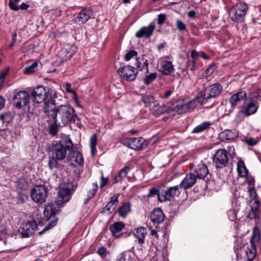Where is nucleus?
<instances>
[{"mask_svg": "<svg viewBox=\"0 0 261 261\" xmlns=\"http://www.w3.org/2000/svg\"><path fill=\"white\" fill-rule=\"evenodd\" d=\"M130 168L129 167H125L123 168H122L120 172H119L118 174L115 177L114 179V183H117L119 182H121L123 178H124L128 173V172L129 171Z\"/></svg>", "mask_w": 261, "mask_h": 261, "instance_id": "72a5a7b5", "label": "nucleus"}, {"mask_svg": "<svg viewBox=\"0 0 261 261\" xmlns=\"http://www.w3.org/2000/svg\"><path fill=\"white\" fill-rule=\"evenodd\" d=\"M64 88L65 89V91L66 93H70L73 95L72 99L73 100L74 103L76 104V106L78 107H81V105L79 104L78 98L77 96V94L76 92L71 89V85L70 83H66L65 85Z\"/></svg>", "mask_w": 261, "mask_h": 261, "instance_id": "473e14b6", "label": "nucleus"}, {"mask_svg": "<svg viewBox=\"0 0 261 261\" xmlns=\"http://www.w3.org/2000/svg\"><path fill=\"white\" fill-rule=\"evenodd\" d=\"M235 136L236 134L232 131L228 129L224 130L220 135L221 138L224 140H231Z\"/></svg>", "mask_w": 261, "mask_h": 261, "instance_id": "4c0bfd02", "label": "nucleus"}, {"mask_svg": "<svg viewBox=\"0 0 261 261\" xmlns=\"http://www.w3.org/2000/svg\"><path fill=\"white\" fill-rule=\"evenodd\" d=\"M60 147H73V143L69 136L62 135L59 141Z\"/></svg>", "mask_w": 261, "mask_h": 261, "instance_id": "2f4dec72", "label": "nucleus"}, {"mask_svg": "<svg viewBox=\"0 0 261 261\" xmlns=\"http://www.w3.org/2000/svg\"><path fill=\"white\" fill-rule=\"evenodd\" d=\"M49 93L53 96V99L57 97L56 91L54 90H50L49 91L46 88L43 86L37 87L31 93L32 100L37 103H42L46 99Z\"/></svg>", "mask_w": 261, "mask_h": 261, "instance_id": "423d86ee", "label": "nucleus"}, {"mask_svg": "<svg viewBox=\"0 0 261 261\" xmlns=\"http://www.w3.org/2000/svg\"><path fill=\"white\" fill-rule=\"evenodd\" d=\"M91 15L92 12L90 10L83 9L73 21L79 24H82L88 21Z\"/></svg>", "mask_w": 261, "mask_h": 261, "instance_id": "412c9836", "label": "nucleus"}, {"mask_svg": "<svg viewBox=\"0 0 261 261\" xmlns=\"http://www.w3.org/2000/svg\"><path fill=\"white\" fill-rule=\"evenodd\" d=\"M142 101L145 106L149 108L151 110H153L158 105L156 101L154 100V97L151 95H144L142 97Z\"/></svg>", "mask_w": 261, "mask_h": 261, "instance_id": "cd10ccee", "label": "nucleus"}, {"mask_svg": "<svg viewBox=\"0 0 261 261\" xmlns=\"http://www.w3.org/2000/svg\"><path fill=\"white\" fill-rule=\"evenodd\" d=\"M124 227L125 225L123 222H117L110 226V229L114 237L119 238L123 236L122 230Z\"/></svg>", "mask_w": 261, "mask_h": 261, "instance_id": "6ab92c4d", "label": "nucleus"}, {"mask_svg": "<svg viewBox=\"0 0 261 261\" xmlns=\"http://www.w3.org/2000/svg\"><path fill=\"white\" fill-rule=\"evenodd\" d=\"M217 68L216 65L214 63H212L210 65L207 69L205 71V76L211 75Z\"/></svg>", "mask_w": 261, "mask_h": 261, "instance_id": "8fccbe9b", "label": "nucleus"}, {"mask_svg": "<svg viewBox=\"0 0 261 261\" xmlns=\"http://www.w3.org/2000/svg\"><path fill=\"white\" fill-rule=\"evenodd\" d=\"M97 137L96 134L91 136L90 139V147H95L97 143Z\"/></svg>", "mask_w": 261, "mask_h": 261, "instance_id": "4d7b16f0", "label": "nucleus"}, {"mask_svg": "<svg viewBox=\"0 0 261 261\" xmlns=\"http://www.w3.org/2000/svg\"><path fill=\"white\" fill-rule=\"evenodd\" d=\"M58 131L57 127L54 125H52L49 129L50 134L53 136L56 135L57 134Z\"/></svg>", "mask_w": 261, "mask_h": 261, "instance_id": "338daca9", "label": "nucleus"}, {"mask_svg": "<svg viewBox=\"0 0 261 261\" xmlns=\"http://www.w3.org/2000/svg\"><path fill=\"white\" fill-rule=\"evenodd\" d=\"M68 148H53L51 150H49L50 155H53L59 161L64 160L67 156Z\"/></svg>", "mask_w": 261, "mask_h": 261, "instance_id": "4be33fe9", "label": "nucleus"}, {"mask_svg": "<svg viewBox=\"0 0 261 261\" xmlns=\"http://www.w3.org/2000/svg\"><path fill=\"white\" fill-rule=\"evenodd\" d=\"M194 172L196 176L200 179H203L208 173L207 167L203 164L198 165Z\"/></svg>", "mask_w": 261, "mask_h": 261, "instance_id": "bb28decb", "label": "nucleus"}, {"mask_svg": "<svg viewBox=\"0 0 261 261\" xmlns=\"http://www.w3.org/2000/svg\"><path fill=\"white\" fill-rule=\"evenodd\" d=\"M169 110L168 108H167L165 106H163L158 108L156 110L153 111L152 114L155 117H158L166 112H167Z\"/></svg>", "mask_w": 261, "mask_h": 261, "instance_id": "37998d69", "label": "nucleus"}, {"mask_svg": "<svg viewBox=\"0 0 261 261\" xmlns=\"http://www.w3.org/2000/svg\"><path fill=\"white\" fill-rule=\"evenodd\" d=\"M77 48L75 46L67 45L61 49L58 53L59 62L60 63L65 62L69 59L76 51Z\"/></svg>", "mask_w": 261, "mask_h": 261, "instance_id": "f8f14e48", "label": "nucleus"}, {"mask_svg": "<svg viewBox=\"0 0 261 261\" xmlns=\"http://www.w3.org/2000/svg\"><path fill=\"white\" fill-rule=\"evenodd\" d=\"M247 94L245 91H241L238 93L233 94L229 98V101L231 105L232 109H233L237 106L238 102L246 97Z\"/></svg>", "mask_w": 261, "mask_h": 261, "instance_id": "b1692460", "label": "nucleus"}, {"mask_svg": "<svg viewBox=\"0 0 261 261\" xmlns=\"http://www.w3.org/2000/svg\"><path fill=\"white\" fill-rule=\"evenodd\" d=\"M49 158L50 160L48 163L49 169H53L55 168H57L58 165V161L59 160L53 156V155H50V153H49Z\"/></svg>", "mask_w": 261, "mask_h": 261, "instance_id": "a18cd8bd", "label": "nucleus"}, {"mask_svg": "<svg viewBox=\"0 0 261 261\" xmlns=\"http://www.w3.org/2000/svg\"><path fill=\"white\" fill-rule=\"evenodd\" d=\"M166 18V16L164 14L161 13L158 15V23L159 24H162L164 22Z\"/></svg>", "mask_w": 261, "mask_h": 261, "instance_id": "052dcab7", "label": "nucleus"}, {"mask_svg": "<svg viewBox=\"0 0 261 261\" xmlns=\"http://www.w3.org/2000/svg\"><path fill=\"white\" fill-rule=\"evenodd\" d=\"M196 176L193 173L187 174L182 180L180 185L184 190H186L193 187L196 182Z\"/></svg>", "mask_w": 261, "mask_h": 261, "instance_id": "a211bd4d", "label": "nucleus"}, {"mask_svg": "<svg viewBox=\"0 0 261 261\" xmlns=\"http://www.w3.org/2000/svg\"><path fill=\"white\" fill-rule=\"evenodd\" d=\"M37 64L36 63H34L30 66L26 67L24 69V72L25 74H28L34 71L35 69L37 67Z\"/></svg>", "mask_w": 261, "mask_h": 261, "instance_id": "603ef678", "label": "nucleus"}, {"mask_svg": "<svg viewBox=\"0 0 261 261\" xmlns=\"http://www.w3.org/2000/svg\"><path fill=\"white\" fill-rule=\"evenodd\" d=\"M136 257L134 252L127 251L122 252L120 254L119 261H136Z\"/></svg>", "mask_w": 261, "mask_h": 261, "instance_id": "7c9ffc66", "label": "nucleus"}, {"mask_svg": "<svg viewBox=\"0 0 261 261\" xmlns=\"http://www.w3.org/2000/svg\"><path fill=\"white\" fill-rule=\"evenodd\" d=\"M97 187L98 186L96 183H93L92 184L87 193V199L88 200L91 199L95 196L97 190Z\"/></svg>", "mask_w": 261, "mask_h": 261, "instance_id": "58836bf2", "label": "nucleus"}, {"mask_svg": "<svg viewBox=\"0 0 261 261\" xmlns=\"http://www.w3.org/2000/svg\"><path fill=\"white\" fill-rule=\"evenodd\" d=\"M199 57L198 53L195 50H193L191 53V57L193 59V64H194L195 60H196Z\"/></svg>", "mask_w": 261, "mask_h": 261, "instance_id": "0e129e2a", "label": "nucleus"}, {"mask_svg": "<svg viewBox=\"0 0 261 261\" xmlns=\"http://www.w3.org/2000/svg\"><path fill=\"white\" fill-rule=\"evenodd\" d=\"M176 25L178 30L180 32L188 31L186 24L179 19L176 20Z\"/></svg>", "mask_w": 261, "mask_h": 261, "instance_id": "de8ad7c7", "label": "nucleus"}, {"mask_svg": "<svg viewBox=\"0 0 261 261\" xmlns=\"http://www.w3.org/2000/svg\"><path fill=\"white\" fill-rule=\"evenodd\" d=\"M154 29V23L151 22L149 25L142 27L136 32V36L138 38H149L151 35Z\"/></svg>", "mask_w": 261, "mask_h": 261, "instance_id": "f3484780", "label": "nucleus"}, {"mask_svg": "<svg viewBox=\"0 0 261 261\" xmlns=\"http://www.w3.org/2000/svg\"><path fill=\"white\" fill-rule=\"evenodd\" d=\"M132 138H124L120 140V143L125 147H132Z\"/></svg>", "mask_w": 261, "mask_h": 261, "instance_id": "864d4df0", "label": "nucleus"}, {"mask_svg": "<svg viewBox=\"0 0 261 261\" xmlns=\"http://www.w3.org/2000/svg\"><path fill=\"white\" fill-rule=\"evenodd\" d=\"M227 215L229 217V219L233 221L236 218V216L234 213V212L232 210H230L227 212Z\"/></svg>", "mask_w": 261, "mask_h": 261, "instance_id": "774afa93", "label": "nucleus"}, {"mask_svg": "<svg viewBox=\"0 0 261 261\" xmlns=\"http://www.w3.org/2000/svg\"><path fill=\"white\" fill-rule=\"evenodd\" d=\"M160 194V193H159L158 190L156 188H152L149 190V193L147 194V197H151L154 196L156 195L158 196V194Z\"/></svg>", "mask_w": 261, "mask_h": 261, "instance_id": "13d9d810", "label": "nucleus"}, {"mask_svg": "<svg viewBox=\"0 0 261 261\" xmlns=\"http://www.w3.org/2000/svg\"><path fill=\"white\" fill-rule=\"evenodd\" d=\"M30 95L27 92L19 91L13 98L14 106L17 109H21L24 111H29L30 109Z\"/></svg>", "mask_w": 261, "mask_h": 261, "instance_id": "39448f33", "label": "nucleus"}, {"mask_svg": "<svg viewBox=\"0 0 261 261\" xmlns=\"http://www.w3.org/2000/svg\"><path fill=\"white\" fill-rule=\"evenodd\" d=\"M260 231L257 227H254L250 239V244L252 248L256 247L260 240Z\"/></svg>", "mask_w": 261, "mask_h": 261, "instance_id": "c85d7f7f", "label": "nucleus"}, {"mask_svg": "<svg viewBox=\"0 0 261 261\" xmlns=\"http://www.w3.org/2000/svg\"><path fill=\"white\" fill-rule=\"evenodd\" d=\"M18 201L19 204H22L25 202L28 199L27 195L24 192H20L17 196Z\"/></svg>", "mask_w": 261, "mask_h": 261, "instance_id": "09e8293b", "label": "nucleus"}, {"mask_svg": "<svg viewBox=\"0 0 261 261\" xmlns=\"http://www.w3.org/2000/svg\"><path fill=\"white\" fill-rule=\"evenodd\" d=\"M9 68H6L3 71L0 72V87H1L2 84L4 83L5 76L6 74L8 73Z\"/></svg>", "mask_w": 261, "mask_h": 261, "instance_id": "5fc2aeb1", "label": "nucleus"}, {"mask_svg": "<svg viewBox=\"0 0 261 261\" xmlns=\"http://www.w3.org/2000/svg\"><path fill=\"white\" fill-rule=\"evenodd\" d=\"M259 213V212L258 208L252 207L250 212L248 214V217L250 219H256L258 217Z\"/></svg>", "mask_w": 261, "mask_h": 261, "instance_id": "49530a36", "label": "nucleus"}, {"mask_svg": "<svg viewBox=\"0 0 261 261\" xmlns=\"http://www.w3.org/2000/svg\"><path fill=\"white\" fill-rule=\"evenodd\" d=\"M147 146L146 141L142 138H132V147H144Z\"/></svg>", "mask_w": 261, "mask_h": 261, "instance_id": "f704fd0d", "label": "nucleus"}, {"mask_svg": "<svg viewBox=\"0 0 261 261\" xmlns=\"http://www.w3.org/2000/svg\"><path fill=\"white\" fill-rule=\"evenodd\" d=\"M37 229V225L35 221H29L22 225L21 232L24 237H29L35 233Z\"/></svg>", "mask_w": 261, "mask_h": 261, "instance_id": "2eb2a0df", "label": "nucleus"}, {"mask_svg": "<svg viewBox=\"0 0 261 261\" xmlns=\"http://www.w3.org/2000/svg\"><path fill=\"white\" fill-rule=\"evenodd\" d=\"M157 77L156 73H152L146 75L143 78V82L146 85H148L152 83Z\"/></svg>", "mask_w": 261, "mask_h": 261, "instance_id": "79ce46f5", "label": "nucleus"}, {"mask_svg": "<svg viewBox=\"0 0 261 261\" xmlns=\"http://www.w3.org/2000/svg\"><path fill=\"white\" fill-rule=\"evenodd\" d=\"M210 122H203L198 126H196L192 130L193 133H199L207 129L211 125Z\"/></svg>", "mask_w": 261, "mask_h": 261, "instance_id": "e433bc0d", "label": "nucleus"}, {"mask_svg": "<svg viewBox=\"0 0 261 261\" xmlns=\"http://www.w3.org/2000/svg\"><path fill=\"white\" fill-rule=\"evenodd\" d=\"M159 71L163 74L169 75L174 71V67L169 56H164L159 59L158 62Z\"/></svg>", "mask_w": 261, "mask_h": 261, "instance_id": "0eeeda50", "label": "nucleus"}, {"mask_svg": "<svg viewBox=\"0 0 261 261\" xmlns=\"http://www.w3.org/2000/svg\"><path fill=\"white\" fill-rule=\"evenodd\" d=\"M76 188V184L71 178L60 184L58 191L59 201L50 202L44 207V215L47 219L55 216L63 204L70 199Z\"/></svg>", "mask_w": 261, "mask_h": 261, "instance_id": "f257e3e1", "label": "nucleus"}, {"mask_svg": "<svg viewBox=\"0 0 261 261\" xmlns=\"http://www.w3.org/2000/svg\"><path fill=\"white\" fill-rule=\"evenodd\" d=\"M44 112L48 118L55 119L56 113V103L54 99L47 100L44 103Z\"/></svg>", "mask_w": 261, "mask_h": 261, "instance_id": "dca6fc26", "label": "nucleus"}, {"mask_svg": "<svg viewBox=\"0 0 261 261\" xmlns=\"http://www.w3.org/2000/svg\"><path fill=\"white\" fill-rule=\"evenodd\" d=\"M257 110V106L252 102H250L247 105L246 111L248 115L255 113Z\"/></svg>", "mask_w": 261, "mask_h": 261, "instance_id": "c03bdc74", "label": "nucleus"}, {"mask_svg": "<svg viewBox=\"0 0 261 261\" xmlns=\"http://www.w3.org/2000/svg\"><path fill=\"white\" fill-rule=\"evenodd\" d=\"M101 184L100 185V188L102 189L108 184V178H105L102 174L101 176Z\"/></svg>", "mask_w": 261, "mask_h": 261, "instance_id": "69168bd1", "label": "nucleus"}, {"mask_svg": "<svg viewBox=\"0 0 261 261\" xmlns=\"http://www.w3.org/2000/svg\"><path fill=\"white\" fill-rule=\"evenodd\" d=\"M57 219H54L51 220L43 228V229L41 231H40L39 232V234L40 236H41L45 231H48L51 229L52 228H53L54 227H55L57 224Z\"/></svg>", "mask_w": 261, "mask_h": 261, "instance_id": "a19ab883", "label": "nucleus"}, {"mask_svg": "<svg viewBox=\"0 0 261 261\" xmlns=\"http://www.w3.org/2000/svg\"><path fill=\"white\" fill-rule=\"evenodd\" d=\"M98 254L102 257L105 258L107 254V249L104 247H101L98 249Z\"/></svg>", "mask_w": 261, "mask_h": 261, "instance_id": "6e6d98bb", "label": "nucleus"}, {"mask_svg": "<svg viewBox=\"0 0 261 261\" xmlns=\"http://www.w3.org/2000/svg\"><path fill=\"white\" fill-rule=\"evenodd\" d=\"M130 211V205L128 203H123L119 207L118 212L120 216L125 217Z\"/></svg>", "mask_w": 261, "mask_h": 261, "instance_id": "c9c22d12", "label": "nucleus"}, {"mask_svg": "<svg viewBox=\"0 0 261 261\" xmlns=\"http://www.w3.org/2000/svg\"><path fill=\"white\" fill-rule=\"evenodd\" d=\"M118 73L127 81H133L136 78L137 71L136 68L132 66H126L118 69Z\"/></svg>", "mask_w": 261, "mask_h": 261, "instance_id": "4468645a", "label": "nucleus"}, {"mask_svg": "<svg viewBox=\"0 0 261 261\" xmlns=\"http://www.w3.org/2000/svg\"><path fill=\"white\" fill-rule=\"evenodd\" d=\"M248 9V6L246 3H238L231 9L229 16L233 21L242 22L245 19Z\"/></svg>", "mask_w": 261, "mask_h": 261, "instance_id": "20e7f679", "label": "nucleus"}, {"mask_svg": "<svg viewBox=\"0 0 261 261\" xmlns=\"http://www.w3.org/2000/svg\"><path fill=\"white\" fill-rule=\"evenodd\" d=\"M164 214L160 208L154 209L150 215L151 221L154 223H160L164 220Z\"/></svg>", "mask_w": 261, "mask_h": 261, "instance_id": "5701e85b", "label": "nucleus"}, {"mask_svg": "<svg viewBox=\"0 0 261 261\" xmlns=\"http://www.w3.org/2000/svg\"><path fill=\"white\" fill-rule=\"evenodd\" d=\"M237 170L239 176L242 177H246L248 175V170L247 169L243 161H239L237 163Z\"/></svg>", "mask_w": 261, "mask_h": 261, "instance_id": "c756f323", "label": "nucleus"}, {"mask_svg": "<svg viewBox=\"0 0 261 261\" xmlns=\"http://www.w3.org/2000/svg\"><path fill=\"white\" fill-rule=\"evenodd\" d=\"M256 253V247L248 248L246 251V255L247 256V261H253L255 257Z\"/></svg>", "mask_w": 261, "mask_h": 261, "instance_id": "ea45409f", "label": "nucleus"}, {"mask_svg": "<svg viewBox=\"0 0 261 261\" xmlns=\"http://www.w3.org/2000/svg\"><path fill=\"white\" fill-rule=\"evenodd\" d=\"M228 162L226 151L220 148L215 153L214 157V163L216 168H221L225 166Z\"/></svg>", "mask_w": 261, "mask_h": 261, "instance_id": "ddd939ff", "label": "nucleus"}, {"mask_svg": "<svg viewBox=\"0 0 261 261\" xmlns=\"http://www.w3.org/2000/svg\"><path fill=\"white\" fill-rule=\"evenodd\" d=\"M134 234L138 239V243L143 244L144 242V239L147 234V230L144 227H139L135 229Z\"/></svg>", "mask_w": 261, "mask_h": 261, "instance_id": "393cba45", "label": "nucleus"}, {"mask_svg": "<svg viewBox=\"0 0 261 261\" xmlns=\"http://www.w3.org/2000/svg\"><path fill=\"white\" fill-rule=\"evenodd\" d=\"M119 195L115 194L113 195L110 202L106 205L103 210V212L106 214H111L116 208L118 203V197Z\"/></svg>", "mask_w": 261, "mask_h": 261, "instance_id": "aec40b11", "label": "nucleus"}, {"mask_svg": "<svg viewBox=\"0 0 261 261\" xmlns=\"http://www.w3.org/2000/svg\"><path fill=\"white\" fill-rule=\"evenodd\" d=\"M9 6L12 10L15 11H17L19 9V7L16 4V3L12 0L9 1Z\"/></svg>", "mask_w": 261, "mask_h": 261, "instance_id": "e2e57ef3", "label": "nucleus"}, {"mask_svg": "<svg viewBox=\"0 0 261 261\" xmlns=\"http://www.w3.org/2000/svg\"><path fill=\"white\" fill-rule=\"evenodd\" d=\"M136 67L139 70L146 69L148 71V62L147 57L143 55L136 58Z\"/></svg>", "mask_w": 261, "mask_h": 261, "instance_id": "a878e982", "label": "nucleus"}, {"mask_svg": "<svg viewBox=\"0 0 261 261\" xmlns=\"http://www.w3.org/2000/svg\"><path fill=\"white\" fill-rule=\"evenodd\" d=\"M199 104L196 97L195 98L186 103H179L174 108V110L178 114H181L194 110Z\"/></svg>", "mask_w": 261, "mask_h": 261, "instance_id": "9d476101", "label": "nucleus"}, {"mask_svg": "<svg viewBox=\"0 0 261 261\" xmlns=\"http://www.w3.org/2000/svg\"><path fill=\"white\" fill-rule=\"evenodd\" d=\"M138 53L136 51L134 50H130L128 52H127L125 56V60L126 61L130 60L133 57L137 56Z\"/></svg>", "mask_w": 261, "mask_h": 261, "instance_id": "3c124183", "label": "nucleus"}, {"mask_svg": "<svg viewBox=\"0 0 261 261\" xmlns=\"http://www.w3.org/2000/svg\"><path fill=\"white\" fill-rule=\"evenodd\" d=\"M183 188L179 185L171 187L167 191H163L161 194H158V200L161 202L170 201L172 198L178 197L181 192Z\"/></svg>", "mask_w": 261, "mask_h": 261, "instance_id": "6e6552de", "label": "nucleus"}, {"mask_svg": "<svg viewBox=\"0 0 261 261\" xmlns=\"http://www.w3.org/2000/svg\"><path fill=\"white\" fill-rule=\"evenodd\" d=\"M47 190L42 185L35 187L31 192V197L36 202L42 203L45 201L47 197Z\"/></svg>", "mask_w": 261, "mask_h": 261, "instance_id": "1a4fd4ad", "label": "nucleus"}, {"mask_svg": "<svg viewBox=\"0 0 261 261\" xmlns=\"http://www.w3.org/2000/svg\"><path fill=\"white\" fill-rule=\"evenodd\" d=\"M247 144L249 146H253L257 144V140L253 138H249L246 140Z\"/></svg>", "mask_w": 261, "mask_h": 261, "instance_id": "680f3d73", "label": "nucleus"}, {"mask_svg": "<svg viewBox=\"0 0 261 261\" xmlns=\"http://www.w3.org/2000/svg\"><path fill=\"white\" fill-rule=\"evenodd\" d=\"M35 45L34 44H28L25 46L24 50L29 53H32L34 51Z\"/></svg>", "mask_w": 261, "mask_h": 261, "instance_id": "bf43d9fd", "label": "nucleus"}, {"mask_svg": "<svg viewBox=\"0 0 261 261\" xmlns=\"http://www.w3.org/2000/svg\"><path fill=\"white\" fill-rule=\"evenodd\" d=\"M76 119L75 111L69 105H61L57 107L54 119V121L57 125L60 126H65L70 122H75Z\"/></svg>", "mask_w": 261, "mask_h": 261, "instance_id": "f03ea898", "label": "nucleus"}, {"mask_svg": "<svg viewBox=\"0 0 261 261\" xmlns=\"http://www.w3.org/2000/svg\"><path fill=\"white\" fill-rule=\"evenodd\" d=\"M222 89V86L218 83H215L205 87L197 96L199 104L202 105L205 103L210 99L217 97L221 93Z\"/></svg>", "mask_w": 261, "mask_h": 261, "instance_id": "7ed1b4c3", "label": "nucleus"}, {"mask_svg": "<svg viewBox=\"0 0 261 261\" xmlns=\"http://www.w3.org/2000/svg\"><path fill=\"white\" fill-rule=\"evenodd\" d=\"M68 151L67 159L70 165L77 167L83 163V155L79 151L73 149V148H68Z\"/></svg>", "mask_w": 261, "mask_h": 261, "instance_id": "9b49d317", "label": "nucleus"}]
</instances>
